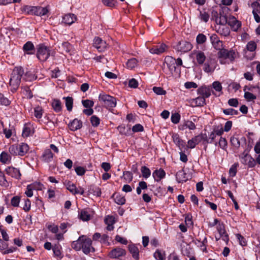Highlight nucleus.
Listing matches in <instances>:
<instances>
[{
  "mask_svg": "<svg viewBox=\"0 0 260 260\" xmlns=\"http://www.w3.org/2000/svg\"><path fill=\"white\" fill-rule=\"evenodd\" d=\"M123 176L124 179L126 181L128 182H130L132 181L133 178V174L129 171H124L123 173Z\"/></svg>",
  "mask_w": 260,
  "mask_h": 260,
  "instance_id": "nucleus-50",
  "label": "nucleus"
},
{
  "mask_svg": "<svg viewBox=\"0 0 260 260\" xmlns=\"http://www.w3.org/2000/svg\"><path fill=\"white\" fill-rule=\"evenodd\" d=\"M172 138L174 142L176 145L179 147V149L181 150L182 148H183L185 146V143L184 141L180 139L179 136L177 134H173Z\"/></svg>",
  "mask_w": 260,
  "mask_h": 260,
  "instance_id": "nucleus-27",
  "label": "nucleus"
},
{
  "mask_svg": "<svg viewBox=\"0 0 260 260\" xmlns=\"http://www.w3.org/2000/svg\"><path fill=\"white\" fill-rule=\"evenodd\" d=\"M199 17L202 21L207 22L209 20V15L205 11H201Z\"/></svg>",
  "mask_w": 260,
  "mask_h": 260,
  "instance_id": "nucleus-48",
  "label": "nucleus"
},
{
  "mask_svg": "<svg viewBox=\"0 0 260 260\" xmlns=\"http://www.w3.org/2000/svg\"><path fill=\"white\" fill-rule=\"evenodd\" d=\"M141 171L142 174V176L145 178H147L150 176L151 171L150 169L146 166H143L141 167Z\"/></svg>",
  "mask_w": 260,
  "mask_h": 260,
  "instance_id": "nucleus-41",
  "label": "nucleus"
},
{
  "mask_svg": "<svg viewBox=\"0 0 260 260\" xmlns=\"http://www.w3.org/2000/svg\"><path fill=\"white\" fill-rule=\"evenodd\" d=\"M48 12V10L46 8L37 7L36 15L37 16H43L45 15Z\"/></svg>",
  "mask_w": 260,
  "mask_h": 260,
  "instance_id": "nucleus-49",
  "label": "nucleus"
},
{
  "mask_svg": "<svg viewBox=\"0 0 260 260\" xmlns=\"http://www.w3.org/2000/svg\"><path fill=\"white\" fill-rule=\"evenodd\" d=\"M53 158V154L49 149H46L41 156L42 161L45 162L51 161Z\"/></svg>",
  "mask_w": 260,
  "mask_h": 260,
  "instance_id": "nucleus-19",
  "label": "nucleus"
},
{
  "mask_svg": "<svg viewBox=\"0 0 260 260\" xmlns=\"http://www.w3.org/2000/svg\"><path fill=\"white\" fill-rule=\"evenodd\" d=\"M54 256L59 258L63 257L61 252V247L59 244H55L52 248Z\"/></svg>",
  "mask_w": 260,
  "mask_h": 260,
  "instance_id": "nucleus-31",
  "label": "nucleus"
},
{
  "mask_svg": "<svg viewBox=\"0 0 260 260\" xmlns=\"http://www.w3.org/2000/svg\"><path fill=\"white\" fill-rule=\"evenodd\" d=\"M138 60L135 58H133L128 60L126 63L127 67L133 69L137 66Z\"/></svg>",
  "mask_w": 260,
  "mask_h": 260,
  "instance_id": "nucleus-40",
  "label": "nucleus"
},
{
  "mask_svg": "<svg viewBox=\"0 0 260 260\" xmlns=\"http://www.w3.org/2000/svg\"><path fill=\"white\" fill-rule=\"evenodd\" d=\"M52 106L54 110L59 112L61 110V103L59 100L54 99L52 103Z\"/></svg>",
  "mask_w": 260,
  "mask_h": 260,
  "instance_id": "nucleus-33",
  "label": "nucleus"
},
{
  "mask_svg": "<svg viewBox=\"0 0 260 260\" xmlns=\"http://www.w3.org/2000/svg\"><path fill=\"white\" fill-rule=\"evenodd\" d=\"M200 142H201L200 137L198 135L188 141L187 147L190 149L194 148Z\"/></svg>",
  "mask_w": 260,
  "mask_h": 260,
  "instance_id": "nucleus-29",
  "label": "nucleus"
},
{
  "mask_svg": "<svg viewBox=\"0 0 260 260\" xmlns=\"http://www.w3.org/2000/svg\"><path fill=\"white\" fill-rule=\"evenodd\" d=\"M218 32L222 36L226 37L230 35V30L228 27H225L222 29L219 28L218 30Z\"/></svg>",
  "mask_w": 260,
  "mask_h": 260,
  "instance_id": "nucleus-60",
  "label": "nucleus"
},
{
  "mask_svg": "<svg viewBox=\"0 0 260 260\" xmlns=\"http://www.w3.org/2000/svg\"><path fill=\"white\" fill-rule=\"evenodd\" d=\"M216 68V61L214 59L209 58L207 59L206 62L204 63L203 70L206 73L213 72Z\"/></svg>",
  "mask_w": 260,
  "mask_h": 260,
  "instance_id": "nucleus-8",
  "label": "nucleus"
},
{
  "mask_svg": "<svg viewBox=\"0 0 260 260\" xmlns=\"http://www.w3.org/2000/svg\"><path fill=\"white\" fill-rule=\"evenodd\" d=\"M29 146L25 143L11 145L9 149V152L13 155L24 156L28 151Z\"/></svg>",
  "mask_w": 260,
  "mask_h": 260,
  "instance_id": "nucleus-2",
  "label": "nucleus"
},
{
  "mask_svg": "<svg viewBox=\"0 0 260 260\" xmlns=\"http://www.w3.org/2000/svg\"><path fill=\"white\" fill-rule=\"evenodd\" d=\"M43 113V110L42 107L40 106L36 107L34 109V115L37 118H41L42 116Z\"/></svg>",
  "mask_w": 260,
  "mask_h": 260,
  "instance_id": "nucleus-45",
  "label": "nucleus"
},
{
  "mask_svg": "<svg viewBox=\"0 0 260 260\" xmlns=\"http://www.w3.org/2000/svg\"><path fill=\"white\" fill-rule=\"evenodd\" d=\"M210 41L215 49H220L222 47V42L221 41L217 35L212 34L210 37Z\"/></svg>",
  "mask_w": 260,
  "mask_h": 260,
  "instance_id": "nucleus-13",
  "label": "nucleus"
},
{
  "mask_svg": "<svg viewBox=\"0 0 260 260\" xmlns=\"http://www.w3.org/2000/svg\"><path fill=\"white\" fill-rule=\"evenodd\" d=\"M125 254L126 251L124 249L120 247H116L110 252L109 255L111 258H118L120 256L125 255Z\"/></svg>",
  "mask_w": 260,
  "mask_h": 260,
  "instance_id": "nucleus-12",
  "label": "nucleus"
},
{
  "mask_svg": "<svg viewBox=\"0 0 260 260\" xmlns=\"http://www.w3.org/2000/svg\"><path fill=\"white\" fill-rule=\"evenodd\" d=\"M77 20L76 16L72 13L65 15L62 18V21L68 25H71Z\"/></svg>",
  "mask_w": 260,
  "mask_h": 260,
  "instance_id": "nucleus-18",
  "label": "nucleus"
},
{
  "mask_svg": "<svg viewBox=\"0 0 260 260\" xmlns=\"http://www.w3.org/2000/svg\"><path fill=\"white\" fill-rule=\"evenodd\" d=\"M84 238V236L82 235L79 237L78 239L72 242L71 246L72 248L76 251H79L82 249V241Z\"/></svg>",
  "mask_w": 260,
  "mask_h": 260,
  "instance_id": "nucleus-23",
  "label": "nucleus"
},
{
  "mask_svg": "<svg viewBox=\"0 0 260 260\" xmlns=\"http://www.w3.org/2000/svg\"><path fill=\"white\" fill-rule=\"evenodd\" d=\"M83 106L85 108H91L94 105V102L90 100H82Z\"/></svg>",
  "mask_w": 260,
  "mask_h": 260,
  "instance_id": "nucleus-64",
  "label": "nucleus"
},
{
  "mask_svg": "<svg viewBox=\"0 0 260 260\" xmlns=\"http://www.w3.org/2000/svg\"><path fill=\"white\" fill-rule=\"evenodd\" d=\"M171 119L173 123L177 124L180 121V115L178 113H172Z\"/></svg>",
  "mask_w": 260,
  "mask_h": 260,
  "instance_id": "nucleus-54",
  "label": "nucleus"
},
{
  "mask_svg": "<svg viewBox=\"0 0 260 260\" xmlns=\"http://www.w3.org/2000/svg\"><path fill=\"white\" fill-rule=\"evenodd\" d=\"M152 90L157 95H165L166 94V91L160 87L154 86L153 87Z\"/></svg>",
  "mask_w": 260,
  "mask_h": 260,
  "instance_id": "nucleus-52",
  "label": "nucleus"
},
{
  "mask_svg": "<svg viewBox=\"0 0 260 260\" xmlns=\"http://www.w3.org/2000/svg\"><path fill=\"white\" fill-rule=\"evenodd\" d=\"M93 46L99 52H103L107 48L106 42L99 37H95L93 40Z\"/></svg>",
  "mask_w": 260,
  "mask_h": 260,
  "instance_id": "nucleus-10",
  "label": "nucleus"
},
{
  "mask_svg": "<svg viewBox=\"0 0 260 260\" xmlns=\"http://www.w3.org/2000/svg\"><path fill=\"white\" fill-rule=\"evenodd\" d=\"M227 24H228L234 31H237L241 26V23L234 17H229Z\"/></svg>",
  "mask_w": 260,
  "mask_h": 260,
  "instance_id": "nucleus-16",
  "label": "nucleus"
},
{
  "mask_svg": "<svg viewBox=\"0 0 260 260\" xmlns=\"http://www.w3.org/2000/svg\"><path fill=\"white\" fill-rule=\"evenodd\" d=\"M153 256L157 260H164L165 259V253L159 249H157L154 252Z\"/></svg>",
  "mask_w": 260,
  "mask_h": 260,
  "instance_id": "nucleus-37",
  "label": "nucleus"
},
{
  "mask_svg": "<svg viewBox=\"0 0 260 260\" xmlns=\"http://www.w3.org/2000/svg\"><path fill=\"white\" fill-rule=\"evenodd\" d=\"M252 13H260V4L257 2H254L251 4Z\"/></svg>",
  "mask_w": 260,
  "mask_h": 260,
  "instance_id": "nucleus-57",
  "label": "nucleus"
},
{
  "mask_svg": "<svg viewBox=\"0 0 260 260\" xmlns=\"http://www.w3.org/2000/svg\"><path fill=\"white\" fill-rule=\"evenodd\" d=\"M165 176L166 173L165 171L161 168L155 170L152 173V176L154 180L156 182L160 181L162 179L165 178Z\"/></svg>",
  "mask_w": 260,
  "mask_h": 260,
  "instance_id": "nucleus-17",
  "label": "nucleus"
},
{
  "mask_svg": "<svg viewBox=\"0 0 260 260\" xmlns=\"http://www.w3.org/2000/svg\"><path fill=\"white\" fill-rule=\"evenodd\" d=\"M179 127V129L182 131H183L187 128L190 130H194L196 129V126L192 121L187 120L185 121L183 123L181 124Z\"/></svg>",
  "mask_w": 260,
  "mask_h": 260,
  "instance_id": "nucleus-24",
  "label": "nucleus"
},
{
  "mask_svg": "<svg viewBox=\"0 0 260 260\" xmlns=\"http://www.w3.org/2000/svg\"><path fill=\"white\" fill-rule=\"evenodd\" d=\"M59 48L66 52H70L72 48L71 45L68 42L62 43Z\"/></svg>",
  "mask_w": 260,
  "mask_h": 260,
  "instance_id": "nucleus-42",
  "label": "nucleus"
},
{
  "mask_svg": "<svg viewBox=\"0 0 260 260\" xmlns=\"http://www.w3.org/2000/svg\"><path fill=\"white\" fill-rule=\"evenodd\" d=\"M167 49V46L165 44H162L159 46H156L150 49V52L152 54H159L164 52Z\"/></svg>",
  "mask_w": 260,
  "mask_h": 260,
  "instance_id": "nucleus-22",
  "label": "nucleus"
},
{
  "mask_svg": "<svg viewBox=\"0 0 260 260\" xmlns=\"http://www.w3.org/2000/svg\"><path fill=\"white\" fill-rule=\"evenodd\" d=\"M89 191L96 197H100L101 194V189L97 186H91Z\"/></svg>",
  "mask_w": 260,
  "mask_h": 260,
  "instance_id": "nucleus-44",
  "label": "nucleus"
},
{
  "mask_svg": "<svg viewBox=\"0 0 260 260\" xmlns=\"http://www.w3.org/2000/svg\"><path fill=\"white\" fill-rule=\"evenodd\" d=\"M206 104V100L204 97L198 96V98L192 99L191 104L193 106H203Z\"/></svg>",
  "mask_w": 260,
  "mask_h": 260,
  "instance_id": "nucleus-28",
  "label": "nucleus"
},
{
  "mask_svg": "<svg viewBox=\"0 0 260 260\" xmlns=\"http://www.w3.org/2000/svg\"><path fill=\"white\" fill-rule=\"evenodd\" d=\"M176 180L179 183H183L188 180L186 174L183 170L179 171L176 175Z\"/></svg>",
  "mask_w": 260,
  "mask_h": 260,
  "instance_id": "nucleus-26",
  "label": "nucleus"
},
{
  "mask_svg": "<svg viewBox=\"0 0 260 260\" xmlns=\"http://www.w3.org/2000/svg\"><path fill=\"white\" fill-rule=\"evenodd\" d=\"M223 131L221 126H216L213 128L212 132L216 136H220L223 133Z\"/></svg>",
  "mask_w": 260,
  "mask_h": 260,
  "instance_id": "nucleus-51",
  "label": "nucleus"
},
{
  "mask_svg": "<svg viewBox=\"0 0 260 260\" xmlns=\"http://www.w3.org/2000/svg\"><path fill=\"white\" fill-rule=\"evenodd\" d=\"M212 88L218 92H220L218 95L222 93V85L219 81H214L212 84Z\"/></svg>",
  "mask_w": 260,
  "mask_h": 260,
  "instance_id": "nucleus-43",
  "label": "nucleus"
},
{
  "mask_svg": "<svg viewBox=\"0 0 260 260\" xmlns=\"http://www.w3.org/2000/svg\"><path fill=\"white\" fill-rule=\"evenodd\" d=\"M0 185L5 187L9 186V183L7 181L4 173L1 171H0Z\"/></svg>",
  "mask_w": 260,
  "mask_h": 260,
  "instance_id": "nucleus-39",
  "label": "nucleus"
},
{
  "mask_svg": "<svg viewBox=\"0 0 260 260\" xmlns=\"http://www.w3.org/2000/svg\"><path fill=\"white\" fill-rule=\"evenodd\" d=\"M230 142L232 146L236 148H239L240 145V142L239 139L236 137H232L230 139Z\"/></svg>",
  "mask_w": 260,
  "mask_h": 260,
  "instance_id": "nucleus-58",
  "label": "nucleus"
},
{
  "mask_svg": "<svg viewBox=\"0 0 260 260\" xmlns=\"http://www.w3.org/2000/svg\"><path fill=\"white\" fill-rule=\"evenodd\" d=\"M115 202L118 205H122L125 203V199L124 197L117 196L115 198Z\"/></svg>",
  "mask_w": 260,
  "mask_h": 260,
  "instance_id": "nucleus-63",
  "label": "nucleus"
},
{
  "mask_svg": "<svg viewBox=\"0 0 260 260\" xmlns=\"http://www.w3.org/2000/svg\"><path fill=\"white\" fill-rule=\"evenodd\" d=\"M79 217L83 221H88L91 218L90 211L87 209L82 210L79 213Z\"/></svg>",
  "mask_w": 260,
  "mask_h": 260,
  "instance_id": "nucleus-25",
  "label": "nucleus"
},
{
  "mask_svg": "<svg viewBox=\"0 0 260 260\" xmlns=\"http://www.w3.org/2000/svg\"><path fill=\"white\" fill-rule=\"evenodd\" d=\"M235 52L233 50H228L224 59H229L231 61H233L235 58Z\"/></svg>",
  "mask_w": 260,
  "mask_h": 260,
  "instance_id": "nucleus-55",
  "label": "nucleus"
},
{
  "mask_svg": "<svg viewBox=\"0 0 260 260\" xmlns=\"http://www.w3.org/2000/svg\"><path fill=\"white\" fill-rule=\"evenodd\" d=\"M82 123L81 120L75 119L69 124L70 129L72 131H76L82 127Z\"/></svg>",
  "mask_w": 260,
  "mask_h": 260,
  "instance_id": "nucleus-20",
  "label": "nucleus"
},
{
  "mask_svg": "<svg viewBox=\"0 0 260 260\" xmlns=\"http://www.w3.org/2000/svg\"><path fill=\"white\" fill-rule=\"evenodd\" d=\"M63 99L64 100H65L66 106L67 107V110L69 111H72V108H73V98L70 97V96H68V97H64Z\"/></svg>",
  "mask_w": 260,
  "mask_h": 260,
  "instance_id": "nucleus-36",
  "label": "nucleus"
},
{
  "mask_svg": "<svg viewBox=\"0 0 260 260\" xmlns=\"http://www.w3.org/2000/svg\"><path fill=\"white\" fill-rule=\"evenodd\" d=\"M10 104V101L9 99L4 96L3 94H0V105L8 106Z\"/></svg>",
  "mask_w": 260,
  "mask_h": 260,
  "instance_id": "nucleus-61",
  "label": "nucleus"
},
{
  "mask_svg": "<svg viewBox=\"0 0 260 260\" xmlns=\"http://www.w3.org/2000/svg\"><path fill=\"white\" fill-rule=\"evenodd\" d=\"M91 123L93 126H97L100 124V119L97 116L93 115L90 118Z\"/></svg>",
  "mask_w": 260,
  "mask_h": 260,
  "instance_id": "nucleus-62",
  "label": "nucleus"
},
{
  "mask_svg": "<svg viewBox=\"0 0 260 260\" xmlns=\"http://www.w3.org/2000/svg\"><path fill=\"white\" fill-rule=\"evenodd\" d=\"M207 40L206 36L203 34H199L196 38V41L198 44H202Z\"/></svg>",
  "mask_w": 260,
  "mask_h": 260,
  "instance_id": "nucleus-46",
  "label": "nucleus"
},
{
  "mask_svg": "<svg viewBox=\"0 0 260 260\" xmlns=\"http://www.w3.org/2000/svg\"><path fill=\"white\" fill-rule=\"evenodd\" d=\"M6 173L12 177L19 179L21 174L19 169L12 167H9L6 169Z\"/></svg>",
  "mask_w": 260,
  "mask_h": 260,
  "instance_id": "nucleus-14",
  "label": "nucleus"
},
{
  "mask_svg": "<svg viewBox=\"0 0 260 260\" xmlns=\"http://www.w3.org/2000/svg\"><path fill=\"white\" fill-rule=\"evenodd\" d=\"M99 100L103 103L104 106L107 109L112 108L116 106V99L108 94H100Z\"/></svg>",
  "mask_w": 260,
  "mask_h": 260,
  "instance_id": "nucleus-4",
  "label": "nucleus"
},
{
  "mask_svg": "<svg viewBox=\"0 0 260 260\" xmlns=\"http://www.w3.org/2000/svg\"><path fill=\"white\" fill-rule=\"evenodd\" d=\"M52 51L48 47L43 45H40L37 48V56L41 61H45L50 55H53Z\"/></svg>",
  "mask_w": 260,
  "mask_h": 260,
  "instance_id": "nucleus-3",
  "label": "nucleus"
},
{
  "mask_svg": "<svg viewBox=\"0 0 260 260\" xmlns=\"http://www.w3.org/2000/svg\"><path fill=\"white\" fill-rule=\"evenodd\" d=\"M128 249L130 253L132 254L133 257L136 259V260H139V254L138 247L134 245H129L128 246Z\"/></svg>",
  "mask_w": 260,
  "mask_h": 260,
  "instance_id": "nucleus-30",
  "label": "nucleus"
},
{
  "mask_svg": "<svg viewBox=\"0 0 260 260\" xmlns=\"http://www.w3.org/2000/svg\"><path fill=\"white\" fill-rule=\"evenodd\" d=\"M33 133L30 127L25 125L23 128L22 136L24 138H26L31 135Z\"/></svg>",
  "mask_w": 260,
  "mask_h": 260,
  "instance_id": "nucleus-38",
  "label": "nucleus"
},
{
  "mask_svg": "<svg viewBox=\"0 0 260 260\" xmlns=\"http://www.w3.org/2000/svg\"><path fill=\"white\" fill-rule=\"evenodd\" d=\"M196 58L199 64H203L206 60V56L203 52L199 51L196 53Z\"/></svg>",
  "mask_w": 260,
  "mask_h": 260,
  "instance_id": "nucleus-32",
  "label": "nucleus"
},
{
  "mask_svg": "<svg viewBox=\"0 0 260 260\" xmlns=\"http://www.w3.org/2000/svg\"><path fill=\"white\" fill-rule=\"evenodd\" d=\"M23 74L24 70L22 67H16L14 69L9 81V85L11 87V90L12 92H15L18 88L21 77Z\"/></svg>",
  "mask_w": 260,
  "mask_h": 260,
  "instance_id": "nucleus-1",
  "label": "nucleus"
},
{
  "mask_svg": "<svg viewBox=\"0 0 260 260\" xmlns=\"http://www.w3.org/2000/svg\"><path fill=\"white\" fill-rule=\"evenodd\" d=\"M242 164L248 165L249 167H254L256 164L255 160L248 154H242L240 156Z\"/></svg>",
  "mask_w": 260,
  "mask_h": 260,
  "instance_id": "nucleus-11",
  "label": "nucleus"
},
{
  "mask_svg": "<svg viewBox=\"0 0 260 260\" xmlns=\"http://www.w3.org/2000/svg\"><path fill=\"white\" fill-rule=\"evenodd\" d=\"M175 48L177 51L187 52L191 49L192 45L186 41H181L177 43Z\"/></svg>",
  "mask_w": 260,
  "mask_h": 260,
  "instance_id": "nucleus-6",
  "label": "nucleus"
},
{
  "mask_svg": "<svg viewBox=\"0 0 260 260\" xmlns=\"http://www.w3.org/2000/svg\"><path fill=\"white\" fill-rule=\"evenodd\" d=\"M165 62L172 75H175L178 73L175 58L170 56H167L165 57Z\"/></svg>",
  "mask_w": 260,
  "mask_h": 260,
  "instance_id": "nucleus-5",
  "label": "nucleus"
},
{
  "mask_svg": "<svg viewBox=\"0 0 260 260\" xmlns=\"http://www.w3.org/2000/svg\"><path fill=\"white\" fill-rule=\"evenodd\" d=\"M83 240L82 249L85 254H88L90 252L91 249L93 251L94 250V249L91 246L92 241L90 238H86L84 236V238Z\"/></svg>",
  "mask_w": 260,
  "mask_h": 260,
  "instance_id": "nucleus-9",
  "label": "nucleus"
},
{
  "mask_svg": "<svg viewBox=\"0 0 260 260\" xmlns=\"http://www.w3.org/2000/svg\"><path fill=\"white\" fill-rule=\"evenodd\" d=\"M212 19L215 20L217 24L224 25L227 24L229 17L221 14L219 15L217 12H213Z\"/></svg>",
  "mask_w": 260,
  "mask_h": 260,
  "instance_id": "nucleus-7",
  "label": "nucleus"
},
{
  "mask_svg": "<svg viewBox=\"0 0 260 260\" xmlns=\"http://www.w3.org/2000/svg\"><path fill=\"white\" fill-rule=\"evenodd\" d=\"M67 189L74 194L77 193V187L74 183L69 182L67 184Z\"/></svg>",
  "mask_w": 260,
  "mask_h": 260,
  "instance_id": "nucleus-47",
  "label": "nucleus"
},
{
  "mask_svg": "<svg viewBox=\"0 0 260 260\" xmlns=\"http://www.w3.org/2000/svg\"><path fill=\"white\" fill-rule=\"evenodd\" d=\"M239 165L238 163L233 164L230 169L229 174L231 176L234 177L237 173V169Z\"/></svg>",
  "mask_w": 260,
  "mask_h": 260,
  "instance_id": "nucleus-53",
  "label": "nucleus"
},
{
  "mask_svg": "<svg viewBox=\"0 0 260 260\" xmlns=\"http://www.w3.org/2000/svg\"><path fill=\"white\" fill-rule=\"evenodd\" d=\"M223 112L225 115H237L238 114V111L237 110H236L233 109V108H229V109H224L223 110Z\"/></svg>",
  "mask_w": 260,
  "mask_h": 260,
  "instance_id": "nucleus-59",
  "label": "nucleus"
},
{
  "mask_svg": "<svg viewBox=\"0 0 260 260\" xmlns=\"http://www.w3.org/2000/svg\"><path fill=\"white\" fill-rule=\"evenodd\" d=\"M23 49L24 51L27 52V54H32V52L28 51L35 50L34 45L31 42L28 41L23 45Z\"/></svg>",
  "mask_w": 260,
  "mask_h": 260,
  "instance_id": "nucleus-35",
  "label": "nucleus"
},
{
  "mask_svg": "<svg viewBox=\"0 0 260 260\" xmlns=\"http://www.w3.org/2000/svg\"><path fill=\"white\" fill-rule=\"evenodd\" d=\"M39 187H36L35 186L36 184H31V185H28L27 186V190L25 191V193L28 197H31L33 196V189H37V190H41L42 189V187L43 186V185L41 183H38L37 184Z\"/></svg>",
  "mask_w": 260,
  "mask_h": 260,
  "instance_id": "nucleus-21",
  "label": "nucleus"
},
{
  "mask_svg": "<svg viewBox=\"0 0 260 260\" xmlns=\"http://www.w3.org/2000/svg\"><path fill=\"white\" fill-rule=\"evenodd\" d=\"M198 92L204 99L208 98L211 94V89L210 86H202L198 89Z\"/></svg>",
  "mask_w": 260,
  "mask_h": 260,
  "instance_id": "nucleus-15",
  "label": "nucleus"
},
{
  "mask_svg": "<svg viewBox=\"0 0 260 260\" xmlns=\"http://www.w3.org/2000/svg\"><path fill=\"white\" fill-rule=\"evenodd\" d=\"M219 51L218 52V56L220 59V61L221 63H223L221 59H224L226 53L228 51V50L225 49H222V48L220 49H218Z\"/></svg>",
  "mask_w": 260,
  "mask_h": 260,
  "instance_id": "nucleus-56",
  "label": "nucleus"
},
{
  "mask_svg": "<svg viewBox=\"0 0 260 260\" xmlns=\"http://www.w3.org/2000/svg\"><path fill=\"white\" fill-rule=\"evenodd\" d=\"M10 160L11 156L7 152L3 151L1 153L0 155V160L2 162L7 164L9 162Z\"/></svg>",
  "mask_w": 260,
  "mask_h": 260,
  "instance_id": "nucleus-34",
  "label": "nucleus"
}]
</instances>
